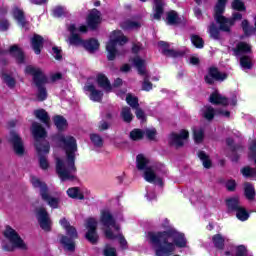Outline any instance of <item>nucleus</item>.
<instances>
[{
    "label": "nucleus",
    "mask_w": 256,
    "mask_h": 256,
    "mask_svg": "<svg viewBox=\"0 0 256 256\" xmlns=\"http://www.w3.org/2000/svg\"><path fill=\"white\" fill-rule=\"evenodd\" d=\"M9 29V22L7 20L0 21V31H7Z\"/></svg>",
    "instance_id": "nucleus-57"
},
{
    "label": "nucleus",
    "mask_w": 256,
    "mask_h": 256,
    "mask_svg": "<svg viewBox=\"0 0 256 256\" xmlns=\"http://www.w3.org/2000/svg\"><path fill=\"white\" fill-rule=\"evenodd\" d=\"M144 133H145L147 139H150V141H153V139H155V137L157 135V130H155V128H148L145 130Z\"/></svg>",
    "instance_id": "nucleus-51"
},
{
    "label": "nucleus",
    "mask_w": 256,
    "mask_h": 256,
    "mask_svg": "<svg viewBox=\"0 0 256 256\" xmlns=\"http://www.w3.org/2000/svg\"><path fill=\"white\" fill-rule=\"evenodd\" d=\"M244 193H245V197L249 201H253L255 199V187H253L251 183L246 182L244 184Z\"/></svg>",
    "instance_id": "nucleus-32"
},
{
    "label": "nucleus",
    "mask_w": 256,
    "mask_h": 256,
    "mask_svg": "<svg viewBox=\"0 0 256 256\" xmlns=\"http://www.w3.org/2000/svg\"><path fill=\"white\" fill-rule=\"evenodd\" d=\"M54 17H63V15H67V8L63 6H57L53 10Z\"/></svg>",
    "instance_id": "nucleus-47"
},
{
    "label": "nucleus",
    "mask_w": 256,
    "mask_h": 256,
    "mask_svg": "<svg viewBox=\"0 0 256 256\" xmlns=\"http://www.w3.org/2000/svg\"><path fill=\"white\" fill-rule=\"evenodd\" d=\"M132 51L133 53H139V51H141V44L140 43L134 44Z\"/></svg>",
    "instance_id": "nucleus-63"
},
{
    "label": "nucleus",
    "mask_w": 256,
    "mask_h": 256,
    "mask_svg": "<svg viewBox=\"0 0 256 256\" xmlns=\"http://www.w3.org/2000/svg\"><path fill=\"white\" fill-rule=\"evenodd\" d=\"M146 197H147L148 201H153V199H155V197H156L155 192L147 191Z\"/></svg>",
    "instance_id": "nucleus-61"
},
{
    "label": "nucleus",
    "mask_w": 256,
    "mask_h": 256,
    "mask_svg": "<svg viewBox=\"0 0 256 256\" xmlns=\"http://www.w3.org/2000/svg\"><path fill=\"white\" fill-rule=\"evenodd\" d=\"M38 223L44 231H51V218L45 208H39L36 212Z\"/></svg>",
    "instance_id": "nucleus-19"
},
{
    "label": "nucleus",
    "mask_w": 256,
    "mask_h": 256,
    "mask_svg": "<svg viewBox=\"0 0 256 256\" xmlns=\"http://www.w3.org/2000/svg\"><path fill=\"white\" fill-rule=\"evenodd\" d=\"M190 201L191 203H203L205 196H203V192H198L190 197Z\"/></svg>",
    "instance_id": "nucleus-46"
},
{
    "label": "nucleus",
    "mask_w": 256,
    "mask_h": 256,
    "mask_svg": "<svg viewBox=\"0 0 256 256\" xmlns=\"http://www.w3.org/2000/svg\"><path fill=\"white\" fill-rule=\"evenodd\" d=\"M32 135L36 141L35 147L39 155V163L41 169H48L49 162L47 161V155L49 154V142L45 140L47 137V131L41 126V124L34 122L31 127Z\"/></svg>",
    "instance_id": "nucleus-5"
},
{
    "label": "nucleus",
    "mask_w": 256,
    "mask_h": 256,
    "mask_svg": "<svg viewBox=\"0 0 256 256\" xmlns=\"http://www.w3.org/2000/svg\"><path fill=\"white\" fill-rule=\"evenodd\" d=\"M235 255L233 256H249L247 248L243 245H240L234 249Z\"/></svg>",
    "instance_id": "nucleus-48"
},
{
    "label": "nucleus",
    "mask_w": 256,
    "mask_h": 256,
    "mask_svg": "<svg viewBox=\"0 0 256 256\" xmlns=\"http://www.w3.org/2000/svg\"><path fill=\"white\" fill-rule=\"evenodd\" d=\"M162 227L168 230L164 232H148L146 235L147 241L154 247L156 256H170L175 253L177 247L179 249L187 247L185 234L169 228L168 219H164Z\"/></svg>",
    "instance_id": "nucleus-1"
},
{
    "label": "nucleus",
    "mask_w": 256,
    "mask_h": 256,
    "mask_svg": "<svg viewBox=\"0 0 256 256\" xmlns=\"http://www.w3.org/2000/svg\"><path fill=\"white\" fill-rule=\"evenodd\" d=\"M4 236L6 239L10 241V244H2V249L4 251H13L14 249H27V245L21 239L19 234L13 228L11 227H6V230L4 231Z\"/></svg>",
    "instance_id": "nucleus-12"
},
{
    "label": "nucleus",
    "mask_w": 256,
    "mask_h": 256,
    "mask_svg": "<svg viewBox=\"0 0 256 256\" xmlns=\"http://www.w3.org/2000/svg\"><path fill=\"white\" fill-rule=\"evenodd\" d=\"M25 73L33 76L34 83L37 87L36 97L38 101H45L47 99V89L45 88L47 77L43 74V71L34 66H27Z\"/></svg>",
    "instance_id": "nucleus-9"
},
{
    "label": "nucleus",
    "mask_w": 256,
    "mask_h": 256,
    "mask_svg": "<svg viewBox=\"0 0 256 256\" xmlns=\"http://www.w3.org/2000/svg\"><path fill=\"white\" fill-rule=\"evenodd\" d=\"M84 91L86 95H89V99L91 101L99 103V101L103 99V92L97 90V88H95V85L91 84L90 82L86 83V85L84 86Z\"/></svg>",
    "instance_id": "nucleus-22"
},
{
    "label": "nucleus",
    "mask_w": 256,
    "mask_h": 256,
    "mask_svg": "<svg viewBox=\"0 0 256 256\" xmlns=\"http://www.w3.org/2000/svg\"><path fill=\"white\" fill-rule=\"evenodd\" d=\"M12 13L18 25H21V27H25V15L23 14V10L19 8H14Z\"/></svg>",
    "instance_id": "nucleus-30"
},
{
    "label": "nucleus",
    "mask_w": 256,
    "mask_h": 256,
    "mask_svg": "<svg viewBox=\"0 0 256 256\" xmlns=\"http://www.w3.org/2000/svg\"><path fill=\"white\" fill-rule=\"evenodd\" d=\"M68 31L71 34L68 39L69 45H74L76 47L82 45L90 53H93V51H97V49H99V41H97L96 39L83 41L81 37H79L78 33H87V27L85 25H80L79 27H77L75 26V24H70L68 26Z\"/></svg>",
    "instance_id": "nucleus-7"
},
{
    "label": "nucleus",
    "mask_w": 256,
    "mask_h": 256,
    "mask_svg": "<svg viewBox=\"0 0 256 256\" xmlns=\"http://www.w3.org/2000/svg\"><path fill=\"white\" fill-rule=\"evenodd\" d=\"M213 243H214L215 247H217V249H223V245L225 243V238H223V236H221L220 234L215 235L213 237Z\"/></svg>",
    "instance_id": "nucleus-44"
},
{
    "label": "nucleus",
    "mask_w": 256,
    "mask_h": 256,
    "mask_svg": "<svg viewBox=\"0 0 256 256\" xmlns=\"http://www.w3.org/2000/svg\"><path fill=\"white\" fill-rule=\"evenodd\" d=\"M61 77H62L61 73H59V72L53 73V74L50 75V81L52 83H55V81L61 80Z\"/></svg>",
    "instance_id": "nucleus-56"
},
{
    "label": "nucleus",
    "mask_w": 256,
    "mask_h": 256,
    "mask_svg": "<svg viewBox=\"0 0 256 256\" xmlns=\"http://www.w3.org/2000/svg\"><path fill=\"white\" fill-rule=\"evenodd\" d=\"M166 21L168 25H177V23H179V15H177V12L172 10L167 13Z\"/></svg>",
    "instance_id": "nucleus-35"
},
{
    "label": "nucleus",
    "mask_w": 256,
    "mask_h": 256,
    "mask_svg": "<svg viewBox=\"0 0 256 256\" xmlns=\"http://www.w3.org/2000/svg\"><path fill=\"white\" fill-rule=\"evenodd\" d=\"M85 227L87 229L86 239L90 243H97L99 241V235L97 234V219L88 218L86 219Z\"/></svg>",
    "instance_id": "nucleus-16"
},
{
    "label": "nucleus",
    "mask_w": 256,
    "mask_h": 256,
    "mask_svg": "<svg viewBox=\"0 0 256 256\" xmlns=\"http://www.w3.org/2000/svg\"><path fill=\"white\" fill-rule=\"evenodd\" d=\"M104 255L105 256H117V250L113 247H111V245H106V247L104 248Z\"/></svg>",
    "instance_id": "nucleus-52"
},
{
    "label": "nucleus",
    "mask_w": 256,
    "mask_h": 256,
    "mask_svg": "<svg viewBox=\"0 0 256 256\" xmlns=\"http://www.w3.org/2000/svg\"><path fill=\"white\" fill-rule=\"evenodd\" d=\"M217 115L229 119V117H231V112L224 109L215 110L211 106H204L202 109V116L204 117V119H207V121L213 120V117H216Z\"/></svg>",
    "instance_id": "nucleus-17"
},
{
    "label": "nucleus",
    "mask_w": 256,
    "mask_h": 256,
    "mask_svg": "<svg viewBox=\"0 0 256 256\" xmlns=\"http://www.w3.org/2000/svg\"><path fill=\"white\" fill-rule=\"evenodd\" d=\"M225 79H227V74L219 72L215 67H211L205 77V81L209 85H212L213 81H225Z\"/></svg>",
    "instance_id": "nucleus-24"
},
{
    "label": "nucleus",
    "mask_w": 256,
    "mask_h": 256,
    "mask_svg": "<svg viewBox=\"0 0 256 256\" xmlns=\"http://www.w3.org/2000/svg\"><path fill=\"white\" fill-rule=\"evenodd\" d=\"M191 65H199V58L197 57H191L190 58Z\"/></svg>",
    "instance_id": "nucleus-64"
},
{
    "label": "nucleus",
    "mask_w": 256,
    "mask_h": 256,
    "mask_svg": "<svg viewBox=\"0 0 256 256\" xmlns=\"http://www.w3.org/2000/svg\"><path fill=\"white\" fill-rule=\"evenodd\" d=\"M250 157L253 159L255 158L256 155V140L252 141V143L250 144Z\"/></svg>",
    "instance_id": "nucleus-53"
},
{
    "label": "nucleus",
    "mask_w": 256,
    "mask_h": 256,
    "mask_svg": "<svg viewBox=\"0 0 256 256\" xmlns=\"http://www.w3.org/2000/svg\"><path fill=\"white\" fill-rule=\"evenodd\" d=\"M60 225L65 229L66 235H61L59 239V243L62 244L65 251H75V239H77V230L75 227L71 226L67 219L63 218L60 220Z\"/></svg>",
    "instance_id": "nucleus-11"
},
{
    "label": "nucleus",
    "mask_w": 256,
    "mask_h": 256,
    "mask_svg": "<svg viewBox=\"0 0 256 256\" xmlns=\"http://www.w3.org/2000/svg\"><path fill=\"white\" fill-rule=\"evenodd\" d=\"M154 2V19H161L163 15V7H165V0H153Z\"/></svg>",
    "instance_id": "nucleus-29"
},
{
    "label": "nucleus",
    "mask_w": 256,
    "mask_h": 256,
    "mask_svg": "<svg viewBox=\"0 0 256 256\" xmlns=\"http://www.w3.org/2000/svg\"><path fill=\"white\" fill-rule=\"evenodd\" d=\"M132 65L136 67L139 75H145L144 82L142 84L143 91H151L153 89V84L149 82V79H147V70L145 69V60L141 59L139 56L134 57L130 60Z\"/></svg>",
    "instance_id": "nucleus-15"
},
{
    "label": "nucleus",
    "mask_w": 256,
    "mask_h": 256,
    "mask_svg": "<svg viewBox=\"0 0 256 256\" xmlns=\"http://www.w3.org/2000/svg\"><path fill=\"white\" fill-rule=\"evenodd\" d=\"M235 57H240V66L243 71L253 68V57L251 56V45L246 42H238L233 48Z\"/></svg>",
    "instance_id": "nucleus-10"
},
{
    "label": "nucleus",
    "mask_w": 256,
    "mask_h": 256,
    "mask_svg": "<svg viewBox=\"0 0 256 256\" xmlns=\"http://www.w3.org/2000/svg\"><path fill=\"white\" fill-rule=\"evenodd\" d=\"M2 79L3 81L6 83V85L8 87H10V89H13V87H15V78H13V76L7 74V73H2Z\"/></svg>",
    "instance_id": "nucleus-41"
},
{
    "label": "nucleus",
    "mask_w": 256,
    "mask_h": 256,
    "mask_svg": "<svg viewBox=\"0 0 256 256\" xmlns=\"http://www.w3.org/2000/svg\"><path fill=\"white\" fill-rule=\"evenodd\" d=\"M158 45L159 47H164V49L162 50V53H164V55H166L167 57H179V54L175 50L167 49L166 42L161 41L158 43Z\"/></svg>",
    "instance_id": "nucleus-37"
},
{
    "label": "nucleus",
    "mask_w": 256,
    "mask_h": 256,
    "mask_svg": "<svg viewBox=\"0 0 256 256\" xmlns=\"http://www.w3.org/2000/svg\"><path fill=\"white\" fill-rule=\"evenodd\" d=\"M226 205L229 211H236V217L239 221H247L249 212L239 204V197L235 196L226 200Z\"/></svg>",
    "instance_id": "nucleus-14"
},
{
    "label": "nucleus",
    "mask_w": 256,
    "mask_h": 256,
    "mask_svg": "<svg viewBox=\"0 0 256 256\" xmlns=\"http://www.w3.org/2000/svg\"><path fill=\"white\" fill-rule=\"evenodd\" d=\"M60 142L66 151V159L56 158V172L61 181H71L75 179V155L77 153V140L72 136H62Z\"/></svg>",
    "instance_id": "nucleus-2"
},
{
    "label": "nucleus",
    "mask_w": 256,
    "mask_h": 256,
    "mask_svg": "<svg viewBox=\"0 0 256 256\" xmlns=\"http://www.w3.org/2000/svg\"><path fill=\"white\" fill-rule=\"evenodd\" d=\"M226 143H227L228 147H230V149H231L232 151H237V147L233 146V139L228 138V139L226 140Z\"/></svg>",
    "instance_id": "nucleus-60"
},
{
    "label": "nucleus",
    "mask_w": 256,
    "mask_h": 256,
    "mask_svg": "<svg viewBox=\"0 0 256 256\" xmlns=\"http://www.w3.org/2000/svg\"><path fill=\"white\" fill-rule=\"evenodd\" d=\"M90 141L93 143L94 147H103V138L99 134H91Z\"/></svg>",
    "instance_id": "nucleus-42"
},
{
    "label": "nucleus",
    "mask_w": 256,
    "mask_h": 256,
    "mask_svg": "<svg viewBox=\"0 0 256 256\" xmlns=\"http://www.w3.org/2000/svg\"><path fill=\"white\" fill-rule=\"evenodd\" d=\"M31 183L33 187L40 189V195L43 201H46L52 209H57V207H59V199L49 196V193H47V185L45 183L41 182V180L35 176L31 177Z\"/></svg>",
    "instance_id": "nucleus-13"
},
{
    "label": "nucleus",
    "mask_w": 256,
    "mask_h": 256,
    "mask_svg": "<svg viewBox=\"0 0 256 256\" xmlns=\"http://www.w3.org/2000/svg\"><path fill=\"white\" fill-rule=\"evenodd\" d=\"M210 103L213 105H222L223 107L226 105H237V96H234L231 100H228L218 92H214L210 96Z\"/></svg>",
    "instance_id": "nucleus-20"
},
{
    "label": "nucleus",
    "mask_w": 256,
    "mask_h": 256,
    "mask_svg": "<svg viewBox=\"0 0 256 256\" xmlns=\"http://www.w3.org/2000/svg\"><path fill=\"white\" fill-rule=\"evenodd\" d=\"M194 133V141L196 143H201V141H203V138L205 137V131L203 130V128H195L193 130Z\"/></svg>",
    "instance_id": "nucleus-39"
},
{
    "label": "nucleus",
    "mask_w": 256,
    "mask_h": 256,
    "mask_svg": "<svg viewBox=\"0 0 256 256\" xmlns=\"http://www.w3.org/2000/svg\"><path fill=\"white\" fill-rule=\"evenodd\" d=\"M120 70L122 73H128V71H131V66L129 64H124Z\"/></svg>",
    "instance_id": "nucleus-62"
},
{
    "label": "nucleus",
    "mask_w": 256,
    "mask_h": 256,
    "mask_svg": "<svg viewBox=\"0 0 256 256\" xmlns=\"http://www.w3.org/2000/svg\"><path fill=\"white\" fill-rule=\"evenodd\" d=\"M191 42L194 45V47H196L197 49H203V45H204L203 38L197 35H192Z\"/></svg>",
    "instance_id": "nucleus-43"
},
{
    "label": "nucleus",
    "mask_w": 256,
    "mask_h": 256,
    "mask_svg": "<svg viewBox=\"0 0 256 256\" xmlns=\"http://www.w3.org/2000/svg\"><path fill=\"white\" fill-rule=\"evenodd\" d=\"M99 131H107L109 129V124L106 121H101L98 125Z\"/></svg>",
    "instance_id": "nucleus-59"
},
{
    "label": "nucleus",
    "mask_w": 256,
    "mask_h": 256,
    "mask_svg": "<svg viewBox=\"0 0 256 256\" xmlns=\"http://www.w3.org/2000/svg\"><path fill=\"white\" fill-rule=\"evenodd\" d=\"M34 115H35L36 119H39V121H41V123L46 125V127H49V125L51 123V118L49 117V114L47 113V111H45V109L35 110Z\"/></svg>",
    "instance_id": "nucleus-27"
},
{
    "label": "nucleus",
    "mask_w": 256,
    "mask_h": 256,
    "mask_svg": "<svg viewBox=\"0 0 256 256\" xmlns=\"http://www.w3.org/2000/svg\"><path fill=\"white\" fill-rule=\"evenodd\" d=\"M242 29L245 35H252V33H255V29L249 26V22H247V20L242 21Z\"/></svg>",
    "instance_id": "nucleus-49"
},
{
    "label": "nucleus",
    "mask_w": 256,
    "mask_h": 256,
    "mask_svg": "<svg viewBox=\"0 0 256 256\" xmlns=\"http://www.w3.org/2000/svg\"><path fill=\"white\" fill-rule=\"evenodd\" d=\"M53 121L58 131H63L67 127V120L63 116L57 115L53 118Z\"/></svg>",
    "instance_id": "nucleus-33"
},
{
    "label": "nucleus",
    "mask_w": 256,
    "mask_h": 256,
    "mask_svg": "<svg viewBox=\"0 0 256 256\" xmlns=\"http://www.w3.org/2000/svg\"><path fill=\"white\" fill-rule=\"evenodd\" d=\"M6 55H10V57H14L17 63H25V55L23 54V50L19 48L17 45L12 46L9 51L0 50V59L6 57Z\"/></svg>",
    "instance_id": "nucleus-18"
},
{
    "label": "nucleus",
    "mask_w": 256,
    "mask_h": 256,
    "mask_svg": "<svg viewBox=\"0 0 256 256\" xmlns=\"http://www.w3.org/2000/svg\"><path fill=\"white\" fill-rule=\"evenodd\" d=\"M9 141L13 145V149H14L16 155H23L25 153V147L23 146V140H21V137H19L18 133L11 132Z\"/></svg>",
    "instance_id": "nucleus-23"
},
{
    "label": "nucleus",
    "mask_w": 256,
    "mask_h": 256,
    "mask_svg": "<svg viewBox=\"0 0 256 256\" xmlns=\"http://www.w3.org/2000/svg\"><path fill=\"white\" fill-rule=\"evenodd\" d=\"M125 43H127V37L123 35V32L116 30L111 33L110 39L106 44L109 61H113L118 55H123L121 49H123Z\"/></svg>",
    "instance_id": "nucleus-8"
},
{
    "label": "nucleus",
    "mask_w": 256,
    "mask_h": 256,
    "mask_svg": "<svg viewBox=\"0 0 256 256\" xmlns=\"http://www.w3.org/2000/svg\"><path fill=\"white\" fill-rule=\"evenodd\" d=\"M100 221L104 226L106 239H110L112 241L117 239L120 243L121 249H126L127 240H125V237H123V234L121 233V226L117 224V221H115V218H113V215L108 209L101 211Z\"/></svg>",
    "instance_id": "nucleus-6"
},
{
    "label": "nucleus",
    "mask_w": 256,
    "mask_h": 256,
    "mask_svg": "<svg viewBox=\"0 0 256 256\" xmlns=\"http://www.w3.org/2000/svg\"><path fill=\"white\" fill-rule=\"evenodd\" d=\"M198 157L202 161L203 167H205V169H209V167H211V159L203 151L198 153Z\"/></svg>",
    "instance_id": "nucleus-38"
},
{
    "label": "nucleus",
    "mask_w": 256,
    "mask_h": 256,
    "mask_svg": "<svg viewBox=\"0 0 256 256\" xmlns=\"http://www.w3.org/2000/svg\"><path fill=\"white\" fill-rule=\"evenodd\" d=\"M143 135H145V132L140 129H135L130 133V139L133 141H139V139H143Z\"/></svg>",
    "instance_id": "nucleus-45"
},
{
    "label": "nucleus",
    "mask_w": 256,
    "mask_h": 256,
    "mask_svg": "<svg viewBox=\"0 0 256 256\" xmlns=\"http://www.w3.org/2000/svg\"><path fill=\"white\" fill-rule=\"evenodd\" d=\"M189 139V131L182 130L180 131V134L172 133L169 136V143L171 145H174L175 147H183L185 145V141Z\"/></svg>",
    "instance_id": "nucleus-21"
},
{
    "label": "nucleus",
    "mask_w": 256,
    "mask_h": 256,
    "mask_svg": "<svg viewBox=\"0 0 256 256\" xmlns=\"http://www.w3.org/2000/svg\"><path fill=\"white\" fill-rule=\"evenodd\" d=\"M227 0H218V3L215 6V21L220 24V29L215 26V24H211L209 27V34L212 39H219V31H229L231 25L235 23V21H241L242 15L239 12L233 14L231 19H227L223 16V12L225 11V5Z\"/></svg>",
    "instance_id": "nucleus-4"
},
{
    "label": "nucleus",
    "mask_w": 256,
    "mask_h": 256,
    "mask_svg": "<svg viewBox=\"0 0 256 256\" xmlns=\"http://www.w3.org/2000/svg\"><path fill=\"white\" fill-rule=\"evenodd\" d=\"M86 21L90 29H96L97 25L101 23V12L97 9L91 10Z\"/></svg>",
    "instance_id": "nucleus-25"
},
{
    "label": "nucleus",
    "mask_w": 256,
    "mask_h": 256,
    "mask_svg": "<svg viewBox=\"0 0 256 256\" xmlns=\"http://www.w3.org/2000/svg\"><path fill=\"white\" fill-rule=\"evenodd\" d=\"M134 109H136L137 119H139L140 121H143L145 119V112H143V110H141L139 107L134 108Z\"/></svg>",
    "instance_id": "nucleus-54"
},
{
    "label": "nucleus",
    "mask_w": 256,
    "mask_h": 256,
    "mask_svg": "<svg viewBox=\"0 0 256 256\" xmlns=\"http://www.w3.org/2000/svg\"><path fill=\"white\" fill-rule=\"evenodd\" d=\"M236 186H237V184L235 183V180H230L226 183V187H227L228 191H235Z\"/></svg>",
    "instance_id": "nucleus-58"
},
{
    "label": "nucleus",
    "mask_w": 256,
    "mask_h": 256,
    "mask_svg": "<svg viewBox=\"0 0 256 256\" xmlns=\"http://www.w3.org/2000/svg\"><path fill=\"white\" fill-rule=\"evenodd\" d=\"M120 27H122L125 31H127L129 29H139V27H141V24L139 22L125 20L120 24Z\"/></svg>",
    "instance_id": "nucleus-34"
},
{
    "label": "nucleus",
    "mask_w": 256,
    "mask_h": 256,
    "mask_svg": "<svg viewBox=\"0 0 256 256\" xmlns=\"http://www.w3.org/2000/svg\"><path fill=\"white\" fill-rule=\"evenodd\" d=\"M126 102L132 107V109H137V107H139V99L131 94H127Z\"/></svg>",
    "instance_id": "nucleus-40"
},
{
    "label": "nucleus",
    "mask_w": 256,
    "mask_h": 256,
    "mask_svg": "<svg viewBox=\"0 0 256 256\" xmlns=\"http://www.w3.org/2000/svg\"><path fill=\"white\" fill-rule=\"evenodd\" d=\"M52 55L57 60L61 59V49H59L58 47H53L52 48Z\"/></svg>",
    "instance_id": "nucleus-55"
},
{
    "label": "nucleus",
    "mask_w": 256,
    "mask_h": 256,
    "mask_svg": "<svg viewBox=\"0 0 256 256\" xmlns=\"http://www.w3.org/2000/svg\"><path fill=\"white\" fill-rule=\"evenodd\" d=\"M136 167L139 171H144V179L148 183H154V185H163V180L159 175H164L167 173L165 165L161 163L153 164L149 158L145 157L143 154H139L136 158Z\"/></svg>",
    "instance_id": "nucleus-3"
},
{
    "label": "nucleus",
    "mask_w": 256,
    "mask_h": 256,
    "mask_svg": "<svg viewBox=\"0 0 256 256\" xmlns=\"http://www.w3.org/2000/svg\"><path fill=\"white\" fill-rule=\"evenodd\" d=\"M121 117L126 123H131V121H133V114L131 113V108H122Z\"/></svg>",
    "instance_id": "nucleus-36"
},
{
    "label": "nucleus",
    "mask_w": 256,
    "mask_h": 256,
    "mask_svg": "<svg viewBox=\"0 0 256 256\" xmlns=\"http://www.w3.org/2000/svg\"><path fill=\"white\" fill-rule=\"evenodd\" d=\"M97 83L99 87L104 89V91H112L113 87L111 86V83L109 82V79L104 74H98L97 75Z\"/></svg>",
    "instance_id": "nucleus-28"
},
{
    "label": "nucleus",
    "mask_w": 256,
    "mask_h": 256,
    "mask_svg": "<svg viewBox=\"0 0 256 256\" xmlns=\"http://www.w3.org/2000/svg\"><path fill=\"white\" fill-rule=\"evenodd\" d=\"M43 37L40 35L35 34L31 39L32 49L36 55L41 54V49H43Z\"/></svg>",
    "instance_id": "nucleus-26"
},
{
    "label": "nucleus",
    "mask_w": 256,
    "mask_h": 256,
    "mask_svg": "<svg viewBox=\"0 0 256 256\" xmlns=\"http://www.w3.org/2000/svg\"><path fill=\"white\" fill-rule=\"evenodd\" d=\"M67 195L71 199H79V200L85 199V196H83V192H81V190L77 187L69 188L67 190Z\"/></svg>",
    "instance_id": "nucleus-31"
},
{
    "label": "nucleus",
    "mask_w": 256,
    "mask_h": 256,
    "mask_svg": "<svg viewBox=\"0 0 256 256\" xmlns=\"http://www.w3.org/2000/svg\"><path fill=\"white\" fill-rule=\"evenodd\" d=\"M232 8L236 11H245V4L241 0H234L232 2Z\"/></svg>",
    "instance_id": "nucleus-50"
}]
</instances>
